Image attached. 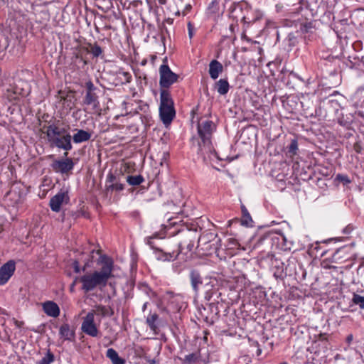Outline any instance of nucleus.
<instances>
[{
	"label": "nucleus",
	"instance_id": "2eb2a0df",
	"mask_svg": "<svg viewBox=\"0 0 364 364\" xmlns=\"http://www.w3.org/2000/svg\"><path fill=\"white\" fill-rule=\"evenodd\" d=\"M223 71V65L217 60H213L209 64V74L212 79L215 80Z\"/></svg>",
	"mask_w": 364,
	"mask_h": 364
},
{
	"label": "nucleus",
	"instance_id": "39448f33",
	"mask_svg": "<svg viewBox=\"0 0 364 364\" xmlns=\"http://www.w3.org/2000/svg\"><path fill=\"white\" fill-rule=\"evenodd\" d=\"M79 281L82 283V289L85 292L92 291L96 287L101 289L107 285L98 275L97 271L84 274L79 278Z\"/></svg>",
	"mask_w": 364,
	"mask_h": 364
},
{
	"label": "nucleus",
	"instance_id": "5701e85b",
	"mask_svg": "<svg viewBox=\"0 0 364 364\" xmlns=\"http://www.w3.org/2000/svg\"><path fill=\"white\" fill-rule=\"evenodd\" d=\"M85 52L90 53L94 58H97L102 53V49L97 43H87V47L85 48Z\"/></svg>",
	"mask_w": 364,
	"mask_h": 364
},
{
	"label": "nucleus",
	"instance_id": "e433bc0d",
	"mask_svg": "<svg viewBox=\"0 0 364 364\" xmlns=\"http://www.w3.org/2000/svg\"><path fill=\"white\" fill-rule=\"evenodd\" d=\"M149 301L148 299H145V298H141V303H143V307H142V311H145L146 309V306H147V304L149 303Z\"/></svg>",
	"mask_w": 364,
	"mask_h": 364
},
{
	"label": "nucleus",
	"instance_id": "1a4fd4ad",
	"mask_svg": "<svg viewBox=\"0 0 364 364\" xmlns=\"http://www.w3.org/2000/svg\"><path fill=\"white\" fill-rule=\"evenodd\" d=\"M16 264L14 260H9L0 268V285L6 284L14 274Z\"/></svg>",
	"mask_w": 364,
	"mask_h": 364
},
{
	"label": "nucleus",
	"instance_id": "412c9836",
	"mask_svg": "<svg viewBox=\"0 0 364 364\" xmlns=\"http://www.w3.org/2000/svg\"><path fill=\"white\" fill-rule=\"evenodd\" d=\"M140 293L139 295V300L141 301V298L148 299L150 300L156 296V294L146 284H141L139 287Z\"/></svg>",
	"mask_w": 364,
	"mask_h": 364
},
{
	"label": "nucleus",
	"instance_id": "423d86ee",
	"mask_svg": "<svg viewBox=\"0 0 364 364\" xmlns=\"http://www.w3.org/2000/svg\"><path fill=\"white\" fill-rule=\"evenodd\" d=\"M159 85L161 88H168L174 82H177L178 75L171 71L168 65H161L159 68Z\"/></svg>",
	"mask_w": 364,
	"mask_h": 364
},
{
	"label": "nucleus",
	"instance_id": "7ed1b4c3",
	"mask_svg": "<svg viewBox=\"0 0 364 364\" xmlns=\"http://www.w3.org/2000/svg\"><path fill=\"white\" fill-rule=\"evenodd\" d=\"M189 278L194 293L198 294L200 287L203 286L205 290V298L208 301H210L214 294L215 289L213 282H215V279L213 280L212 278H205L203 280L200 272L196 269H192L190 272Z\"/></svg>",
	"mask_w": 364,
	"mask_h": 364
},
{
	"label": "nucleus",
	"instance_id": "bb28decb",
	"mask_svg": "<svg viewBox=\"0 0 364 364\" xmlns=\"http://www.w3.org/2000/svg\"><path fill=\"white\" fill-rule=\"evenodd\" d=\"M159 316L156 314H151L149 315L146 318V323L150 327V328L153 331H155L156 329V326L155 324L156 321H157Z\"/></svg>",
	"mask_w": 364,
	"mask_h": 364
},
{
	"label": "nucleus",
	"instance_id": "ddd939ff",
	"mask_svg": "<svg viewBox=\"0 0 364 364\" xmlns=\"http://www.w3.org/2000/svg\"><path fill=\"white\" fill-rule=\"evenodd\" d=\"M159 114L163 123L169 124L176 114L174 107H159Z\"/></svg>",
	"mask_w": 364,
	"mask_h": 364
},
{
	"label": "nucleus",
	"instance_id": "f704fd0d",
	"mask_svg": "<svg viewBox=\"0 0 364 364\" xmlns=\"http://www.w3.org/2000/svg\"><path fill=\"white\" fill-rule=\"evenodd\" d=\"M112 364H124V359L120 358L119 355L112 360Z\"/></svg>",
	"mask_w": 364,
	"mask_h": 364
},
{
	"label": "nucleus",
	"instance_id": "4be33fe9",
	"mask_svg": "<svg viewBox=\"0 0 364 364\" xmlns=\"http://www.w3.org/2000/svg\"><path fill=\"white\" fill-rule=\"evenodd\" d=\"M241 210L242 213V216L241 218V224L247 227L252 226L253 220L248 210H247L244 205H241Z\"/></svg>",
	"mask_w": 364,
	"mask_h": 364
},
{
	"label": "nucleus",
	"instance_id": "0eeeda50",
	"mask_svg": "<svg viewBox=\"0 0 364 364\" xmlns=\"http://www.w3.org/2000/svg\"><path fill=\"white\" fill-rule=\"evenodd\" d=\"M86 93L84 98V103L87 105H93L94 108L99 106L98 95L97 94V88L94 85L92 81L85 82Z\"/></svg>",
	"mask_w": 364,
	"mask_h": 364
},
{
	"label": "nucleus",
	"instance_id": "cd10ccee",
	"mask_svg": "<svg viewBox=\"0 0 364 364\" xmlns=\"http://www.w3.org/2000/svg\"><path fill=\"white\" fill-rule=\"evenodd\" d=\"M85 47H82L77 52L74 53L73 58H75V63L77 61L82 62L83 65H87V62L82 57V52H85Z\"/></svg>",
	"mask_w": 364,
	"mask_h": 364
},
{
	"label": "nucleus",
	"instance_id": "a19ab883",
	"mask_svg": "<svg viewBox=\"0 0 364 364\" xmlns=\"http://www.w3.org/2000/svg\"><path fill=\"white\" fill-rule=\"evenodd\" d=\"M123 74H124V75L125 77L126 82H129L130 80L132 78V76L128 73H124Z\"/></svg>",
	"mask_w": 364,
	"mask_h": 364
},
{
	"label": "nucleus",
	"instance_id": "6e6552de",
	"mask_svg": "<svg viewBox=\"0 0 364 364\" xmlns=\"http://www.w3.org/2000/svg\"><path fill=\"white\" fill-rule=\"evenodd\" d=\"M82 331L86 334L96 337L98 334L97 328L94 322V313H88L84 318L82 326Z\"/></svg>",
	"mask_w": 364,
	"mask_h": 364
},
{
	"label": "nucleus",
	"instance_id": "72a5a7b5",
	"mask_svg": "<svg viewBox=\"0 0 364 364\" xmlns=\"http://www.w3.org/2000/svg\"><path fill=\"white\" fill-rule=\"evenodd\" d=\"M213 237V235L211 233L203 235L202 237L198 238V242H206L209 237Z\"/></svg>",
	"mask_w": 364,
	"mask_h": 364
},
{
	"label": "nucleus",
	"instance_id": "c03bdc74",
	"mask_svg": "<svg viewBox=\"0 0 364 364\" xmlns=\"http://www.w3.org/2000/svg\"><path fill=\"white\" fill-rule=\"evenodd\" d=\"M214 6H217V3L215 1H212L208 9H210L211 7H213Z\"/></svg>",
	"mask_w": 364,
	"mask_h": 364
},
{
	"label": "nucleus",
	"instance_id": "ea45409f",
	"mask_svg": "<svg viewBox=\"0 0 364 364\" xmlns=\"http://www.w3.org/2000/svg\"><path fill=\"white\" fill-rule=\"evenodd\" d=\"M318 340L319 341H326L327 340V334L326 333H320L318 336Z\"/></svg>",
	"mask_w": 364,
	"mask_h": 364
},
{
	"label": "nucleus",
	"instance_id": "f257e3e1",
	"mask_svg": "<svg viewBox=\"0 0 364 364\" xmlns=\"http://www.w3.org/2000/svg\"><path fill=\"white\" fill-rule=\"evenodd\" d=\"M48 141L50 147H56L65 150L64 156H68V151L73 149L72 136L70 134V126L65 125L60 127L59 121L57 123H53L47 127H44ZM91 133L83 130L77 129V133L73 136V141L76 144L82 143L90 140Z\"/></svg>",
	"mask_w": 364,
	"mask_h": 364
},
{
	"label": "nucleus",
	"instance_id": "de8ad7c7",
	"mask_svg": "<svg viewBox=\"0 0 364 364\" xmlns=\"http://www.w3.org/2000/svg\"><path fill=\"white\" fill-rule=\"evenodd\" d=\"M191 5H188V6H186V9H188V10L191 9Z\"/></svg>",
	"mask_w": 364,
	"mask_h": 364
},
{
	"label": "nucleus",
	"instance_id": "20e7f679",
	"mask_svg": "<svg viewBox=\"0 0 364 364\" xmlns=\"http://www.w3.org/2000/svg\"><path fill=\"white\" fill-rule=\"evenodd\" d=\"M179 238L180 241L177 244V250L166 253L170 256L168 259H176L179 253L183 251L186 250V254L191 252L194 246V242L197 239V234L196 232L188 230L184 232H179Z\"/></svg>",
	"mask_w": 364,
	"mask_h": 364
},
{
	"label": "nucleus",
	"instance_id": "2f4dec72",
	"mask_svg": "<svg viewBox=\"0 0 364 364\" xmlns=\"http://www.w3.org/2000/svg\"><path fill=\"white\" fill-rule=\"evenodd\" d=\"M336 180L342 183L344 185L348 184L351 182L348 176L343 174H338L336 176Z\"/></svg>",
	"mask_w": 364,
	"mask_h": 364
},
{
	"label": "nucleus",
	"instance_id": "8fccbe9b",
	"mask_svg": "<svg viewBox=\"0 0 364 364\" xmlns=\"http://www.w3.org/2000/svg\"><path fill=\"white\" fill-rule=\"evenodd\" d=\"M280 364H288L287 362L281 363Z\"/></svg>",
	"mask_w": 364,
	"mask_h": 364
},
{
	"label": "nucleus",
	"instance_id": "f8f14e48",
	"mask_svg": "<svg viewBox=\"0 0 364 364\" xmlns=\"http://www.w3.org/2000/svg\"><path fill=\"white\" fill-rule=\"evenodd\" d=\"M69 197L67 193H58L51 198L50 200V207L53 211L59 212L61 205L63 203H67Z\"/></svg>",
	"mask_w": 364,
	"mask_h": 364
},
{
	"label": "nucleus",
	"instance_id": "7c9ffc66",
	"mask_svg": "<svg viewBox=\"0 0 364 364\" xmlns=\"http://www.w3.org/2000/svg\"><path fill=\"white\" fill-rule=\"evenodd\" d=\"M298 149V143L295 139L291 140L290 145L288 147V153L291 156H294L296 154V150Z\"/></svg>",
	"mask_w": 364,
	"mask_h": 364
},
{
	"label": "nucleus",
	"instance_id": "f03ea898",
	"mask_svg": "<svg viewBox=\"0 0 364 364\" xmlns=\"http://www.w3.org/2000/svg\"><path fill=\"white\" fill-rule=\"evenodd\" d=\"M215 129V124L210 120H205L198 124V133L201 139L202 143H199L198 153L203 156L204 161H207V156L210 159V155H215V152L211 145V136Z\"/></svg>",
	"mask_w": 364,
	"mask_h": 364
},
{
	"label": "nucleus",
	"instance_id": "37998d69",
	"mask_svg": "<svg viewBox=\"0 0 364 364\" xmlns=\"http://www.w3.org/2000/svg\"><path fill=\"white\" fill-rule=\"evenodd\" d=\"M146 361L149 364H155L156 363V360L154 359H146Z\"/></svg>",
	"mask_w": 364,
	"mask_h": 364
},
{
	"label": "nucleus",
	"instance_id": "6ab92c4d",
	"mask_svg": "<svg viewBox=\"0 0 364 364\" xmlns=\"http://www.w3.org/2000/svg\"><path fill=\"white\" fill-rule=\"evenodd\" d=\"M90 313H94V315H100L102 316H112L114 314V310L110 306L97 305L95 309Z\"/></svg>",
	"mask_w": 364,
	"mask_h": 364
},
{
	"label": "nucleus",
	"instance_id": "9d476101",
	"mask_svg": "<svg viewBox=\"0 0 364 364\" xmlns=\"http://www.w3.org/2000/svg\"><path fill=\"white\" fill-rule=\"evenodd\" d=\"M51 167L55 172L66 173L73 168L74 163L72 159L66 158L65 160H55Z\"/></svg>",
	"mask_w": 364,
	"mask_h": 364
},
{
	"label": "nucleus",
	"instance_id": "09e8293b",
	"mask_svg": "<svg viewBox=\"0 0 364 364\" xmlns=\"http://www.w3.org/2000/svg\"><path fill=\"white\" fill-rule=\"evenodd\" d=\"M159 1L161 4H164L165 2V0H160Z\"/></svg>",
	"mask_w": 364,
	"mask_h": 364
},
{
	"label": "nucleus",
	"instance_id": "c85d7f7f",
	"mask_svg": "<svg viewBox=\"0 0 364 364\" xmlns=\"http://www.w3.org/2000/svg\"><path fill=\"white\" fill-rule=\"evenodd\" d=\"M54 360V355L50 351L40 360L38 364H50Z\"/></svg>",
	"mask_w": 364,
	"mask_h": 364
},
{
	"label": "nucleus",
	"instance_id": "a18cd8bd",
	"mask_svg": "<svg viewBox=\"0 0 364 364\" xmlns=\"http://www.w3.org/2000/svg\"><path fill=\"white\" fill-rule=\"evenodd\" d=\"M16 325H17L18 327H20V325H21V322L20 323V322H18V321H16Z\"/></svg>",
	"mask_w": 364,
	"mask_h": 364
},
{
	"label": "nucleus",
	"instance_id": "b1692460",
	"mask_svg": "<svg viewBox=\"0 0 364 364\" xmlns=\"http://www.w3.org/2000/svg\"><path fill=\"white\" fill-rule=\"evenodd\" d=\"M200 356L199 352H196L189 355H186L184 358H181V360L184 364H193L200 360Z\"/></svg>",
	"mask_w": 364,
	"mask_h": 364
},
{
	"label": "nucleus",
	"instance_id": "a878e982",
	"mask_svg": "<svg viewBox=\"0 0 364 364\" xmlns=\"http://www.w3.org/2000/svg\"><path fill=\"white\" fill-rule=\"evenodd\" d=\"M287 6L289 7V10L293 13H297L302 9L300 0H291Z\"/></svg>",
	"mask_w": 364,
	"mask_h": 364
},
{
	"label": "nucleus",
	"instance_id": "9b49d317",
	"mask_svg": "<svg viewBox=\"0 0 364 364\" xmlns=\"http://www.w3.org/2000/svg\"><path fill=\"white\" fill-rule=\"evenodd\" d=\"M124 189V185L119 183L117 177L112 173L107 175L105 191L107 193H112L113 191H121Z\"/></svg>",
	"mask_w": 364,
	"mask_h": 364
},
{
	"label": "nucleus",
	"instance_id": "c756f323",
	"mask_svg": "<svg viewBox=\"0 0 364 364\" xmlns=\"http://www.w3.org/2000/svg\"><path fill=\"white\" fill-rule=\"evenodd\" d=\"M353 301L354 304L358 305L360 309H364V296L358 294H354Z\"/></svg>",
	"mask_w": 364,
	"mask_h": 364
},
{
	"label": "nucleus",
	"instance_id": "473e14b6",
	"mask_svg": "<svg viewBox=\"0 0 364 364\" xmlns=\"http://www.w3.org/2000/svg\"><path fill=\"white\" fill-rule=\"evenodd\" d=\"M107 357L112 361L118 356L117 352L113 348H109L106 353Z\"/></svg>",
	"mask_w": 364,
	"mask_h": 364
},
{
	"label": "nucleus",
	"instance_id": "4c0bfd02",
	"mask_svg": "<svg viewBox=\"0 0 364 364\" xmlns=\"http://www.w3.org/2000/svg\"><path fill=\"white\" fill-rule=\"evenodd\" d=\"M57 97L61 101L65 100V92L60 90L58 93Z\"/></svg>",
	"mask_w": 364,
	"mask_h": 364
},
{
	"label": "nucleus",
	"instance_id": "a211bd4d",
	"mask_svg": "<svg viewBox=\"0 0 364 364\" xmlns=\"http://www.w3.org/2000/svg\"><path fill=\"white\" fill-rule=\"evenodd\" d=\"M173 107V101L171 97L170 92L165 89L160 92V107Z\"/></svg>",
	"mask_w": 364,
	"mask_h": 364
},
{
	"label": "nucleus",
	"instance_id": "393cba45",
	"mask_svg": "<svg viewBox=\"0 0 364 364\" xmlns=\"http://www.w3.org/2000/svg\"><path fill=\"white\" fill-rule=\"evenodd\" d=\"M144 181L141 175L128 176L127 177V183L131 186H139Z\"/></svg>",
	"mask_w": 364,
	"mask_h": 364
},
{
	"label": "nucleus",
	"instance_id": "dca6fc26",
	"mask_svg": "<svg viewBox=\"0 0 364 364\" xmlns=\"http://www.w3.org/2000/svg\"><path fill=\"white\" fill-rule=\"evenodd\" d=\"M112 262L111 261H106L100 271H97L98 275L107 284L109 278L112 275Z\"/></svg>",
	"mask_w": 364,
	"mask_h": 364
},
{
	"label": "nucleus",
	"instance_id": "c9c22d12",
	"mask_svg": "<svg viewBox=\"0 0 364 364\" xmlns=\"http://www.w3.org/2000/svg\"><path fill=\"white\" fill-rule=\"evenodd\" d=\"M187 26L188 30V36L190 38H192L193 36V27L191 22L189 21L187 24Z\"/></svg>",
	"mask_w": 364,
	"mask_h": 364
},
{
	"label": "nucleus",
	"instance_id": "f3484780",
	"mask_svg": "<svg viewBox=\"0 0 364 364\" xmlns=\"http://www.w3.org/2000/svg\"><path fill=\"white\" fill-rule=\"evenodd\" d=\"M59 333L65 341H72L75 338V332L70 329L68 323H64L60 326Z\"/></svg>",
	"mask_w": 364,
	"mask_h": 364
},
{
	"label": "nucleus",
	"instance_id": "4468645a",
	"mask_svg": "<svg viewBox=\"0 0 364 364\" xmlns=\"http://www.w3.org/2000/svg\"><path fill=\"white\" fill-rule=\"evenodd\" d=\"M43 310L46 314L49 316L56 318L60 314V308L58 304L53 301H47L42 304Z\"/></svg>",
	"mask_w": 364,
	"mask_h": 364
},
{
	"label": "nucleus",
	"instance_id": "aec40b11",
	"mask_svg": "<svg viewBox=\"0 0 364 364\" xmlns=\"http://www.w3.org/2000/svg\"><path fill=\"white\" fill-rule=\"evenodd\" d=\"M215 87L220 95H224L228 92L230 85L226 79H220L215 82Z\"/></svg>",
	"mask_w": 364,
	"mask_h": 364
},
{
	"label": "nucleus",
	"instance_id": "49530a36",
	"mask_svg": "<svg viewBox=\"0 0 364 364\" xmlns=\"http://www.w3.org/2000/svg\"><path fill=\"white\" fill-rule=\"evenodd\" d=\"M75 284V281H74V282H73V284L71 285V287H70L71 290H73V287H74Z\"/></svg>",
	"mask_w": 364,
	"mask_h": 364
},
{
	"label": "nucleus",
	"instance_id": "58836bf2",
	"mask_svg": "<svg viewBox=\"0 0 364 364\" xmlns=\"http://www.w3.org/2000/svg\"><path fill=\"white\" fill-rule=\"evenodd\" d=\"M73 267H74V270L76 273L80 272V265H79V262L77 261H76V260L74 261Z\"/></svg>",
	"mask_w": 364,
	"mask_h": 364
},
{
	"label": "nucleus",
	"instance_id": "79ce46f5",
	"mask_svg": "<svg viewBox=\"0 0 364 364\" xmlns=\"http://www.w3.org/2000/svg\"><path fill=\"white\" fill-rule=\"evenodd\" d=\"M353 335H352V334L348 335V336H347V338H346V342H347L348 343H350V342H351V341H352V340H353Z\"/></svg>",
	"mask_w": 364,
	"mask_h": 364
}]
</instances>
